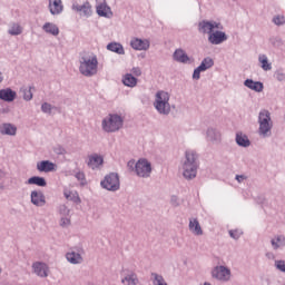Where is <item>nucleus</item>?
<instances>
[{
    "mask_svg": "<svg viewBox=\"0 0 285 285\" xmlns=\"http://www.w3.org/2000/svg\"><path fill=\"white\" fill-rule=\"evenodd\" d=\"M222 30H224V26L215 20H202L198 22V32L208 35V41L212 46H219L224 41H228V36Z\"/></svg>",
    "mask_w": 285,
    "mask_h": 285,
    "instance_id": "nucleus-1",
    "label": "nucleus"
},
{
    "mask_svg": "<svg viewBox=\"0 0 285 285\" xmlns=\"http://www.w3.org/2000/svg\"><path fill=\"white\" fill-rule=\"evenodd\" d=\"M183 177L190 181L197 177V170H199V155L193 149L185 151V158L181 161Z\"/></svg>",
    "mask_w": 285,
    "mask_h": 285,
    "instance_id": "nucleus-2",
    "label": "nucleus"
},
{
    "mask_svg": "<svg viewBox=\"0 0 285 285\" xmlns=\"http://www.w3.org/2000/svg\"><path fill=\"white\" fill-rule=\"evenodd\" d=\"M99 71L97 55L82 56L79 58V72L82 77H95Z\"/></svg>",
    "mask_w": 285,
    "mask_h": 285,
    "instance_id": "nucleus-3",
    "label": "nucleus"
},
{
    "mask_svg": "<svg viewBox=\"0 0 285 285\" xmlns=\"http://www.w3.org/2000/svg\"><path fill=\"white\" fill-rule=\"evenodd\" d=\"M153 106L158 115L168 117V115H170L173 111V107L170 106V94L165 90H158L155 94Z\"/></svg>",
    "mask_w": 285,
    "mask_h": 285,
    "instance_id": "nucleus-4",
    "label": "nucleus"
},
{
    "mask_svg": "<svg viewBox=\"0 0 285 285\" xmlns=\"http://www.w3.org/2000/svg\"><path fill=\"white\" fill-rule=\"evenodd\" d=\"M258 135L263 139H268L273 135V118L271 117V111L267 109H262L258 112Z\"/></svg>",
    "mask_w": 285,
    "mask_h": 285,
    "instance_id": "nucleus-5",
    "label": "nucleus"
},
{
    "mask_svg": "<svg viewBox=\"0 0 285 285\" xmlns=\"http://www.w3.org/2000/svg\"><path fill=\"white\" fill-rule=\"evenodd\" d=\"M101 128L105 132H119L124 128V117L119 114H109L102 119Z\"/></svg>",
    "mask_w": 285,
    "mask_h": 285,
    "instance_id": "nucleus-6",
    "label": "nucleus"
},
{
    "mask_svg": "<svg viewBox=\"0 0 285 285\" xmlns=\"http://www.w3.org/2000/svg\"><path fill=\"white\" fill-rule=\"evenodd\" d=\"M101 188L108 190L109 193H117L121 188V181L119 180V174L110 173L106 175L105 178L100 181Z\"/></svg>",
    "mask_w": 285,
    "mask_h": 285,
    "instance_id": "nucleus-7",
    "label": "nucleus"
},
{
    "mask_svg": "<svg viewBox=\"0 0 285 285\" xmlns=\"http://www.w3.org/2000/svg\"><path fill=\"white\" fill-rule=\"evenodd\" d=\"M212 277L216 282L226 284L233 279V272L226 265H217L212 269Z\"/></svg>",
    "mask_w": 285,
    "mask_h": 285,
    "instance_id": "nucleus-8",
    "label": "nucleus"
},
{
    "mask_svg": "<svg viewBox=\"0 0 285 285\" xmlns=\"http://www.w3.org/2000/svg\"><path fill=\"white\" fill-rule=\"evenodd\" d=\"M135 173L138 177L148 178L153 173V165L148 159L140 158L135 165Z\"/></svg>",
    "mask_w": 285,
    "mask_h": 285,
    "instance_id": "nucleus-9",
    "label": "nucleus"
},
{
    "mask_svg": "<svg viewBox=\"0 0 285 285\" xmlns=\"http://www.w3.org/2000/svg\"><path fill=\"white\" fill-rule=\"evenodd\" d=\"M66 259L69 264H83V248L82 247H72L69 252L66 253Z\"/></svg>",
    "mask_w": 285,
    "mask_h": 285,
    "instance_id": "nucleus-10",
    "label": "nucleus"
},
{
    "mask_svg": "<svg viewBox=\"0 0 285 285\" xmlns=\"http://www.w3.org/2000/svg\"><path fill=\"white\" fill-rule=\"evenodd\" d=\"M31 268H32L35 275H37V277L46 278V277H48V273H50V267H48V264H46L43 262L32 263Z\"/></svg>",
    "mask_w": 285,
    "mask_h": 285,
    "instance_id": "nucleus-11",
    "label": "nucleus"
},
{
    "mask_svg": "<svg viewBox=\"0 0 285 285\" xmlns=\"http://www.w3.org/2000/svg\"><path fill=\"white\" fill-rule=\"evenodd\" d=\"M96 12L98 17H104L105 19H112L114 17L112 9L110 8V6H108V2L106 1L97 3Z\"/></svg>",
    "mask_w": 285,
    "mask_h": 285,
    "instance_id": "nucleus-12",
    "label": "nucleus"
},
{
    "mask_svg": "<svg viewBox=\"0 0 285 285\" xmlns=\"http://www.w3.org/2000/svg\"><path fill=\"white\" fill-rule=\"evenodd\" d=\"M71 10L75 12H81L83 17H92V4L89 1L83 2L82 4L73 3Z\"/></svg>",
    "mask_w": 285,
    "mask_h": 285,
    "instance_id": "nucleus-13",
    "label": "nucleus"
},
{
    "mask_svg": "<svg viewBox=\"0 0 285 285\" xmlns=\"http://www.w3.org/2000/svg\"><path fill=\"white\" fill-rule=\"evenodd\" d=\"M174 61H177V63H191L193 58L186 53V50L178 48L173 53Z\"/></svg>",
    "mask_w": 285,
    "mask_h": 285,
    "instance_id": "nucleus-14",
    "label": "nucleus"
},
{
    "mask_svg": "<svg viewBox=\"0 0 285 285\" xmlns=\"http://www.w3.org/2000/svg\"><path fill=\"white\" fill-rule=\"evenodd\" d=\"M31 204L38 208L43 207L46 204V195L41 190H32L30 194Z\"/></svg>",
    "mask_w": 285,
    "mask_h": 285,
    "instance_id": "nucleus-15",
    "label": "nucleus"
},
{
    "mask_svg": "<svg viewBox=\"0 0 285 285\" xmlns=\"http://www.w3.org/2000/svg\"><path fill=\"white\" fill-rule=\"evenodd\" d=\"M48 9L50 14L57 17L63 12V1L62 0H48Z\"/></svg>",
    "mask_w": 285,
    "mask_h": 285,
    "instance_id": "nucleus-16",
    "label": "nucleus"
},
{
    "mask_svg": "<svg viewBox=\"0 0 285 285\" xmlns=\"http://www.w3.org/2000/svg\"><path fill=\"white\" fill-rule=\"evenodd\" d=\"M271 246L274 250H284L285 248V235L276 234L271 238Z\"/></svg>",
    "mask_w": 285,
    "mask_h": 285,
    "instance_id": "nucleus-17",
    "label": "nucleus"
},
{
    "mask_svg": "<svg viewBox=\"0 0 285 285\" xmlns=\"http://www.w3.org/2000/svg\"><path fill=\"white\" fill-rule=\"evenodd\" d=\"M130 46L134 50H148L150 48V40L132 38L130 41Z\"/></svg>",
    "mask_w": 285,
    "mask_h": 285,
    "instance_id": "nucleus-18",
    "label": "nucleus"
},
{
    "mask_svg": "<svg viewBox=\"0 0 285 285\" xmlns=\"http://www.w3.org/2000/svg\"><path fill=\"white\" fill-rule=\"evenodd\" d=\"M87 165L91 170H97L100 166H104V156L99 154H92L88 157Z\"/></svg>",
    "mask_w": 285,
    "mask_h": 285,
    "instance_id": "nucleus-19",
    "label": "nucleus"
},
{
    "mask_svg": "<svg viewBox=\"0 0 285 285\" xmlns=\"http://www.w3.org/2000/svg\"><path fill=\"white\" fill-rule=\"evenodd\" d=\"M207 141H212V144H219L222 141V132L216 128L209 127L206 132Z\"/></svg>",
    "mask_w": 285,
    "mask_h": 285,
    "instance_id": "nucleus-20",
    "label": "nucleus"
},
{
    "mask_svg": "<svg viewBox=\"0 0 285 285\" xmlns=\"http://www.w3.org/2000/svg\"><path fill=\"white\" fill-rule=\"evenodd\" d=\"M57 165L50 160H41L37 163V170L39 173H52Z\"/></svg>",
    "mask_w": 285,
    "mask_h": 285,
    "instance_id": "nucleus-21",
    "label": "nucleus"
},
{
    "mask_svg": "<svg viewBox=\"0 0 285 285\" xmlns=\"http://www.w3.org/2000/svg\"><path fill=\"white\" fill-rule=\"evenodd\" d=\"M0 99L10 104L17 99V91L11 88L0 89Z\"/></svg>",
    "mask_w": 285,
    "mask_h": 285,
    "instance_id": "nucleus-22",
    "label": "nucleus"
},
{
    "mask_svg": "<svg viewBox=\"0 0 285 285\" xmlns=\"http://www.w3.org/2000/svg\"><path fill=\"white\" fill-rule=\"evenodd\" d=\"M188 228L193 235H196L197 237L204 235V229H202V225L199 224V220L197 218H190Z\"/></svg>",
    "mask_w": 285,
    "mask_h": 285,
    "instance_id": "nucleus-23",
    "label": "nucleus"
},
{
    "mask_svg": "<svg viewBox=\"0 0 285 285\" xmlns=\"http://www.w3.org/2000/svg\"><path fill=\"white\" fill-rule=\"evenodd\" d=\"M244 86L249 90H254V92H263L264 83L262 81H255L253 79H246L244 81Z\"/></svg>",
    "mask_w": 285,
    "mask_h": 285,
    "instance_id": "nucleus-24",
    "label": "nucleus"
},
{
    "mask_svg": "<svg viewBox=\"0 0 285 285\" xmlns=\"http://www.w3.org/2000/svg\"><path fill=\"white\" fill-rule=\"evenodd\" d=\"M235 141L240 148H248L250 146V139H248V136L242 131L236 132Z\"/></svg>",
    "mask_w": 285,
    "mask_h": 285,
    "instance_id": "nucleus-25",
    "label": "nucleus"
},
{
    "mask_svg": "<svg viewBox=\"0 0 285 285\" xmlns=\"http://www.w3.org/2000/svg\"><path fill=\"white\" fill-rule=\"evenodd\" d=\"M0 132L2 135H8L9 137H14L17 135V126L6 122L0 126Z\"/></svg>",
    "mask_w": 285,
    "mask_h": 285,
    "instance_id": "nucleus-26",
    "label": "nucleus"
},
{
    "mask_svg": "<svg viewBox=\"0 0 285 285\" xmlns=\"http://www.w3.org/2000/svg\"><path fill=\"white\" fill-rule=\"evenodd\" d=\"M42 30L47 35H52V37H59V27L52 22H46L42 26Z\"/></svg>",
    "mask_w": 285,
    "mask_h": 285,
    "instance_id": "nucleus-27",
    "label": "nucleus"
},
{
    "mask_svg": "<svg viewBox=\"0 0 285 285\" xmlns=\"http://www.w3.org/2000/svg\"><path fill=\"white\" fill-rule=\"evenodd\" d=\"M26 184H28L29 186H40L41 188L48 186L46 178L41 176H32L26 181Z\"/></svg>",
    "mask_w": 285,
    "mask_h": 285,
    "instance_id": "nucleus-28",
    "label": "nucleus"
},
{
    "mask_svg": "<svg viewBox=\"0 0 285 285\" xmlns=\"http://www.w3.org/2000/svg\"><path fill=\"white\" fill-rule=\"evenodd\" d=\"M107 50L110 52H116V55H126L124 46L119 42H110L107 45Z\"/></svg>",
    "mask_w": 285,
    "mask_h": 285,
    "instance_id": "nucleus-29",
    "label": "nucleus"
},
{
    "mask_svg": "<svg viewBox=\"0 0 285 285\" xmlns=\"http://www.w3.org/2000/svg\"><path fill=\"white\" fill-rule=\"evenodd\" d=\"M137 77L132 76V73H126L122 76V83L127 86V88H135L137 86Z\"/></svg>",
    "mask_w": 285,
    "mask_h": 285,
    "instance_id": "nucleus-30",
    "label": "nucleus"
},
{
    "mask_svg": "<svg viewBox=\"0 0 285 285\" xmlns=\"http://www.w3.org/2000/svg\"><path fill=\"white\" fill-rule=\"evenodd\" d=\"M121 284H124V285H137V284H139V277H137V275L134 272H131V273L127 274L121 279Z\"/></svg>",
    "mask_w": 285,
    "mask_h": 285,
    "instance_id": "nucleus-31",
    "label": "nucleus"
},
{
    "mask_svg": "<svg viewBox=\"0 0 285 285\" xmlns=\"http://www.w3.org/2000/svg\"><path fill=\"white\" fill-rule=\"evenodd\" d=\"M215 66V60L210 57H206L203 59L200 65L198 66L203 72H206V70H210Z\"/></svg>",
    "mask_w": 285,
    "mask_h": 285,
    "instance_id": "nucleus-32",
    "label": "nucleus"
},
{
    "mask_svg": "<svg viewBox=\"0 0 285 285\" xmlns=\"http://www.w3.org/2000/svg\"><path fill=\"white\" fill-rule=\"evenodd\" d=\"M258 61L261 63V68H263L266 72H268V70H273V65L268 62V57L266 55H259Z\"/></svg>",
    "mask_w": 285,
    "mask_h": 285,
    "instance_id": "nucleus-33",
    "label": "nucleus"
},
{
    "mask_svg": "<svg viewBox=\"0 0 285 285\" xmlns=\"http://www.w3.org/2000/svg\"><path fill=\"white\" fill-rule=\"evenodd\" d=\"M65 198L69 202H75V204H79L81 202V198H79V194L72 193L68 189L63 190Z\"/></svg>",
    "mask_w": 285,
    "mask_h": 285,
    "instance_id": "nucleus-34",
    "label": "nucleus"
},
{
    "mask_svg": "<svg viewBox=\"0 0 285 285\" xmlns=\"http://www.w3.org/2000/svg\"><path fill=\"white\" fill-rule=\"evenodd\" d=\"M23 32V27L19 23H13L8 30V33L11 35V37H19Z\"/></svg>",
    "mask_w": 285,
    "mask_h": 285,
    "instance_id": "nucleus-35",
    "label": "nucleus"
},
{
    "mask_svg": "<svg viewBox=\"0 0 285 285\" xmlns=\"http://www.w3.org/2000/svg\"><path fill=\"white\" fill-rule=\"evenodd\" d=\"M272 22L274 26H285V16L276 14L273 17Z\"/></svg>",
    "mask_w": 285,
    "mask_h": 285,
    "instance_id": "nucleus-36",
    "label": "nucleus"
},
{
    "mask_svg": "<svg viewBox=\"0 0 285 285\" xmlns=\"http://www.w3.org/2000/svg\"><path fill=\"white\" fill-rule=\"evenodd\" d=\"M55 108L52 105H50L49 102H43L41 105V110L45 115H52V110H55Z\"/></svg>",
    "mask_w": 285,
    "mask_h": 285,
    "instance_id": "nucleus-37",
    "label": "nucleus"
},
{
    "mask_svg": "<svg viewBox=\"0 0 285 285\" xmlns=\"http://www.w3.org/2000/svg\"><path fill=\"white\" fill-rule=\"evenodd\" d=\"M228 233H229V237L236 240L244 235V232L242 229H230Z\"/></svg>",
    "mask_w": 285,
    "mask_h": 285,
    "instance_id": "nucleus-38",
    "label": "nucleus"
},
{
    "mask_svg": "<svg viewBox=\"0 0 285 285\" xmlns=\"http://www.w3.org/2000/svg\"><path fill=\"white\" fill-rule=\"evenodd\" d=\"M151 277H153L154 285H159V284H163V282H166V279H164V276L157 273H151Z\"/></svg>",
    "mask_w": 285,
    "mask_h": 285,
    "instance_id": "nucleus-39",
    "label": "nucleus"
},
{
    "mask_svg": "<svg viewBox=\"0 0 285 285\" xmlns=\"http://www.w3.org/2000/svg\"><path fill=\"white\" fill-rule=\"evenodd\" d=\"M58 213L61 217H68L70 215V209L66 205H60L58 207Z\"/></svg>",
    "mask_w": 285,
    "mask_h": 285,
    "instance_id": "nucleus-40",
    "label": "nucleus"
},
{
    "mask_svg": "<svg viewBox=\"0 0 285 285\" xmlns=\"http://www.w3.org/2000/svg\"><path fill=\"white\" fill-rule=\"evenodd\" d=\"M23 99L24 101H32V87L23 89Z\"/></svg>",
    "mask_w": 285,
    "mask_h": 285,
    "instance_id": "nucleus-41",
    "label": "nucleus"
},
{
    "mask_svg": "<svg viewBox=\"0 0 285 285\" xmlns=\"http://www.w3.org/2000/svg\"><path fill=\"white\" fill-rule=\"evenodd\" d=\"M275 268L281 273H285V261H275Z\"/></svg>",
    "mask_w": 285,
    "mask_h": 285,
    "instance_id": "nucleus-42",
    "label": "nucleus"
},
{
    "mask_svg": "<svg viewBox=\"0 0 285 285\" xmlns=\"http://www.w3.org/2000/svg\"><path fill=\"white\" fill-rule=\"evenodd\" d=\"M60 226H62V228H66V226H70V218H68V216H62L60 218Z\"/></svg>",
    "mask_w": 285,
    "mask_h": 285,
    "instance_id": "nucleus-43",
    "label": "nucleus"
},
{
    "mask_svg": "<svg viewBox=\"0 0 285 285\" xmlns=\"http://www.w3.org/2000/svg\"><path fill=\"white\" fill-rule=\"evenodd\" d=\"M269 41L272 46H282V38L279 37H272Z\"/></svg>",
    "mask_w": 285,
    "mask_h": 285,
    "instance_id": "nucleus-44",
    "label": "nucleus"
},
{
    "mask_svg": "<svg viewBox=\"0 0 285 285\" xmlns=\"http://www.w3.org/2000/svg\"><path fill=\"white\" fill-rule=\"evenodd\" d=\"M202 72H204V71H203L199 67H197V68L194 70L193 79H196V80L200 79Z\"/></svg>",
    "mask_w": 285,
    "mask_h": 285,
    "instance_id": "nucleus-45",
    "label": "nucleus"
},
{
    "mask_svg": "<svg viewBox=\"0 0 285 285\" xmlns=\"http://www.w3.org/2000/svg\"><path fill=\"white\" fill-rule=\"evenodd\" d=\"M76 179H78V181H86V174H83V171H78L75 175Z\"/></svg>",
    "mask_w": 285,
    "mask_h": 285,
    "instance_id": "nucleus-46",
    "label": "nucleus"
},
{
    "mask_svg": "<svg viewBox=\"0 0 285 285\" xmlns=\"http://www.w3.org/2000/svg\"><path fill=\"white\" fill-rule=\"evenodd\" d=\"M131 73L134 75V77H141V68L139 67H134L131 69Z\"/></svg>",
    "mask_w": 285,
    "mask_h": 285,
    "instance_id": "nucleus-47",
    "label": "nucleus"
},
{
    "mask_svg": "<svg viewBox=\"0 0 285 285\" xmlns=\"http://www.w3.org/2000/svg\"><path fill=\"white\" fill-rule=\"evenodd\" d=\"M56 155H66V148L58 146L55 148Z\"/></svg>",
    "mask_w": 285,
    "mask_h": 285,
    "instance_id": "nucleus-48",
    "label": "nucleus"
},
{
    "mask_svg": "<svg viewBox=\"0 0 285 285\" xmlns=\"http://www.w3.org/2000/svg\"><path fill=\"white\" fill-rule=\"evenodd\" d=\"M135 166H137V163H135L134 159L127 163V168H129V170H135Z\"/></svg>",
    "mask_w": 285,
    "mask_h": 285,
    "instance_id": "nucleus-49",
    "label": "nucleus"
},
{
    "mask_svg": "<svg viewBox=\"0 0 285 285\" xmlns=\"http://www.w3.org/2000/svg\"><path fill=\"white\" fill-rule=\"evenodd\" d=\"M235 179L238 184H242V181H246L247 177L246 175H236Z\"/></svg>",
    "mask_w": 285,
    "mask_h": 285,
    "instance_id": "nucleus-50",
    "label": "nucleus"
},
{
    "mask_svg": "<svg viewBox=\"0 0 285 285\" xmlns=\"http://www.w3.org/2000/svg\"><path fill=\"white\" fill-rule=\"evenodd\" d=\"M276 79H277V81H285V75L283 72H277Z\"/></svg>",
    "mask_w": 285,
    "mask_h": 285,
    "instance_id": "nucleus-51",
    "label": "nucleus"
},
{
    "mask_svg": "<svg viewBox=\"0 0 285 285\" xmlns=\"http://www.w3.org/2000/svg\"><path fill=\"white\" fill-rule=\"evenodd\" d=\"M265 257L267 259H275V254L273 252H268V253L265 254Z\"/></svg>",
    "mask_w": 285,
    "mask_h": 285,
    "instance_id": "nucleus-52",
    "label": "nucleus"
},
{
    "mask_svg": "<svg viewBox=\"0 0 285 285\" xmlns=\"http://www.w3.org/2000/svg\"><path fill=\"white\" fill-rule=\"evenodd\" d=\"M3 81V73L0 71V83Z\"/></svg>",
    "mask_w": 285,
    "mask_h": 285,
    "instance_id": "nucleus-53",
    "label": "nucleus"
},
{
    "mask_svg": "<svg viewBox=\"0 0 285 285\" xmlns=\"http://www.w3.org/2000/svg\"><path fill=\"white\" fill-rule=\"evenodd\" d=\"M158 285H168V283H166V281H164L163 283H160Z\"/></svg>",
    "mask_w": 285,
    "mask_h": 285,
    "instance_id": "nucleus-54",
    "label": "nucleus"
},
{
    "mask_svg": "<svg viewBox=\"0 0 285 285\" xmlns=\"http://www.w3.org/2000/svg\"><path fill=\"white\" fill-rule=\"evenodd\" d=\"M266 283H267V285H271V279H267Z\"/></svg>",
    "mask_w": 285,
    "mask_h": 285,
    "instance_id": "nucleus-55",
    "label": "nucleus"
},
{
    "mask_svg": "<svg viewBox=\"0 0 285 285\" xmlns=\"http://www.w3.org/2000/svg\"><path fill=\"white\" fill-rule=\"evenodd\" d=\"M0 189H3V184L0 183Z\"/></svg>",
    "mask_w": 285,
    "mask_h": 285,
    "instance_id": "nucleus-56",
    "label": "nucleus"
},
{
    "mask_svg": "<svg viewBox=\"0 0 285 285\" xmlns=\"http://www.w3.org/2000/svg\"><path fill=\"white\" fill-rule=\"evenodd\" d=\"M1 175H3V171L0 170V177H1Z\"/></svg>",
    "mask_w": 285,
    "mask_h": 285,
    "instance_id": "nucleus-57",
    "label": "nucleus"
}]
</instances>
